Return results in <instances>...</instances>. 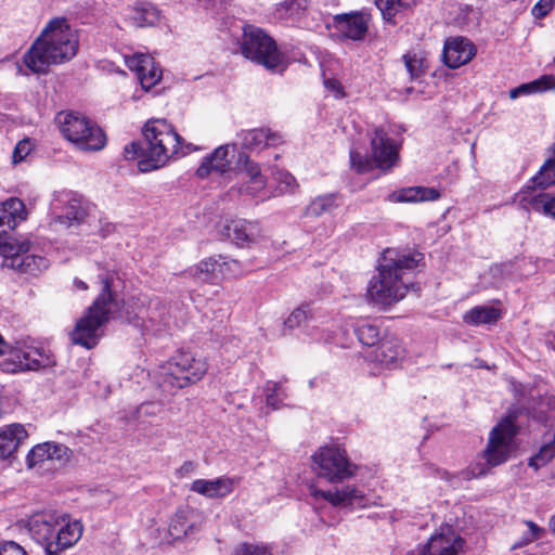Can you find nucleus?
Returning <instances> with one entry per match:
<instances>
[{
	"label": "nucleus",
	"mask_w": 555,
	"mask_h": 555,
	"mask_svg": "<svg viewBox=\"0 0 555 555\" xmlns=\"http://www.w3.org/2000/svg\"><path fill=\"white\" fill-rule=\"evenodd\" d=\"M188 152L191 151V144H186Z\"/></svg>",
	"instance_id": "obj_64"
},
{
	"label": "nucleus",
	"mask_w": 555,
	"mask_h": 555,
	"mask_svg": "<svg viewBox=\"0 0 555 555\" xmlns=\"http://www.w3.org/2000/svg\"><path fill=\"white\" fill-rule=\"evenodd\" d=\"M555 88V76L545 75L539 79L530 81L528 83H522L512 90H509V98L515 100L521 95L533 94L537 92H542L546 90H551Z\"/></svg>",
	"instance_id": "obj_32"
},
{
	"label": "nucleus",
	"mask_w": 555,
	"mask_h": 555,
	"mask_svg": "<svg viewBox=\"0 0 555 555\" xmlns=\"http://www.w3.org/2000/svg\"><path fill=\"white\" fill-rule=\"evenodd\" d=\"M33 144L29 139L21 140L14 147L12 159L14 164L23 162L26 156L30 153Z\"/></svg>",
	"instance_id": "obj_51"
},
{
	"label": "nucleus",
	"mask_w": 555,
	"mask_h": 555,
	"mask_svg": "<svg viewBox=\"0 0 555 555\" xmlns=\"http://www.w3.org/2000/svg\"><path fill=\"white\" fill-rule=\"evenodd\" d=\"M234 486V479L223 476L212 480L196 479L191 483L190 490L208 499H220L230 494Z\"/></svg>",
	"instance_id": "obj_23"
},
{
	"label": "nucleus",
	"mask_w": 555,
	"mask_h": 555,
	"mask_svg": "<svg viewBox=\"0 0 555 555\" xmlns=\"http://www.w3.org/2000/svg\"><path fill=\"white\" fill-rule=\"evenodd\" d=\"M550 527L555 534V515L550 520Z\"/></svg>",
	"instance_id": "obj_62"
},
{
	"label": "nucleus",
	"mask_w": 555,
	"mask_h": 555,
	"mask_svg": "<svg viewBox=\"0 0 555 555\" xmlns=\"http://www.w3.org/2000/svg\"><path fill=\"white\" fill-rule=\"evenodd\" d=\"M51 442H43L35 446L27 454L26 462L28 467H34L46 461H50Z\"/></svg>",
	"instance_id": "obj_40"
},
{
	"label": "nucleus",
	"mask_w": 555,
	"mask_h": 555,
	"mask_svg": "<svg viewBox=\"0 0 555 555\" xmlns=\"http://www.w3.org/2000/svg\"><path fill=\"white\" fill-rule=\"evenodd\" d=\"M5 120V115L0 113V124L3 122Z\"/></svg>",
	"instance_id": "obj_63"
},
{
	"label": "nucleus",
	"mask_w": 555,
	"mask_h": 555,
	"mask_svg": "<svg viewBox=\"0 0 555 555\" xmlns=\"http://www.w3.org/2000/svg\"><path fill=\"white\" fill-rule=\"evenodd\" d=\"M130 20L137 27H153L159 22L160 12L154 4L143 3L133 9Z\"/></svg>",
	"instance_id": "obj_33"
},
{
	"label": "nucleus",
	"mask_w": 555,
	"mask_h": 555,
	"mask_svg": "<svg viewBox=\"0 0 555 555\" xmlns=\"http://www.w3.org/2000/svg\"><path fill=\"white\" fill-rule=\"evenodd\" d=\"M423 260L424 255L418 251L386 249L378 264V274L367 287L371 300L376 305L390 306L403 299L410 288H415L410 274Z\"/></svg>",
	"instance_id": "obj_1"
},
{
	"label": "nucleus",
	"mask_w": 555,
	"mask_h": 555,
	"mask_svg": "<svg viewBox=\"0 0 555 555\" xmlns=\"http://www.w3.org/2000/svg\"><path fill=\"white\" fill-rule=\"evenodd\" d=\"M62 520L54 512L46 511L35 513L27 519L22 520L23 527L27 530L30 538L40 546L48 541V537L60 525Z\"/></svg>",
	"instance_id": "obj_18"
},
{
	"label": "nucleus",
	"mask_w": 555,
	"mask_h": 555,
	"mask_svg": "<svg viewBox=\"0 0 555 555\" xmlns=\"http://www.w3.org/2000/svg\"><path fill=\"white\" fill-rule=\"evenodd\" d=\"M138 78L141 82L142 88L149 90L153 88L162 78V69L155 65L154 59L152 57L151 65L146 66L145 70H142Z\"/></svg>",
	"instance_id": "obj_41"
},
{
	"label": "nucleus",
	"mask_w": 555,
	"mask_h": 555,
	"mask_svg": "<svg viewBox=\"0 0 555 555\" xmlns=\"http://www.w3.org/2000/svg\"><path fill=\"white\" fill-rule=\"evenodd\" d=\"M193 468H194V464L192 462H185L183 464V466L181 467V470H184L188 473V472L193 470Z\"/></svg>",
	"instance_id": "obj_61"
},
{
	"label": "nucleus",
	"mask_w": 555,
	"mask_h": 555,
	"mask_svg": "<svg viewBox=\"0 0 555 555\" xmlns=\"http://www.w3.org/2000/svg\"><path fill=\"white\" fill-rule=\"evenodd\" d=\"M144 141L141 142H131L130 144H127L124 149V157L127 160H133L137 158L142 159L144 157Z\"/></svg>",
	"instance_id": "obj_52"
},
{
	"label": "nucleus",
	"mask_w": 555,
	"mask_h": 555,
	"mask_svg": "<svg viewBox=\"0 0 555 555\" xmlns=\"http://www.w3.org/2000/svg\"><path fill=\"white\" fill-rule=\"evenodd\" d=\"M340 205L337 194H325L315 197L306 208L307 217H320L323 214H330Z\"/></svg>",
	"instance_id": "obj_34"
},
{
	"label": "nucleus",
	"mask_w": 555,
	"mask_h": 555,
	"mask_svg": "<svg viewBox=\"0 0 555 555\" xmlns=\"http://www.w3.org/2000/svg\"><path fill=\"white\" fill-rule=\"evenodd\" d=\"M234 555H273L272 548L263 543H241Z\"/></svg>",
	"instance_id": "obj_43"
},
{
	"label": "nucleus",
	"mask_w": 555,
	"mask_h": 555,
	"mask_svg": "<svg viewBox=\"0 0 555 555\" xmlns=\"http://www.w3.org/2000/svg\"><path fill=\"white\" fill-rule=\"evenodd\" d=\"M93 129H102L101 127H99L95 122H93L92 120L89 121V125H88V130H83V132L81 133L83 139L85 140H88L91 139V132L93 133Z\"/></svg>",
	"instance_id": "obj_58"
},
{
	"label": "nucleus",
	"mask_w": 555,
	"mask_h": 555,
	"mask_svg": "<svg viewBox=\"0 0 555 555\" xmlns=\"http://www.w3.org/2000/svg\"><path fill=\"white\" fill-rule=\"evenodd\" d=\"M70 450L62 444V443H54L51 442V450H50V461H64L67 460L69 456Z\"/></svg>",
	"instance_id": "obj_55"
},
{
	"label": "nucleus",
	"mask_w": 555,
	"mask_h": 555,
	"mask_svg": "<svg viewBox=\"0 0 555 555\" xmlns=\"http://www.w3.org/2000/svg\"><path fill=\"white\" fill-rule=\"evenodd\" d=\"M163 411V405L159 402H144L137 408L135 415L139 421L156 416Z\"/></svg>",
	"instance_id": "obj_49"
},
{
	"label": "nucleus",
	"mask_w": 555,
	"mask_h": 555,
	"mask_svg": "<svg viewBox=\"0 0 555 555\" xmlns=\"http://www.w3.org/2000/svg\"><path fill=\"white\" fill-rule=\"evenodd\" d=\"M404 348L399 339L395 337H386L374 351L375 360L382 365L389 366L403 358Z\"/></svg>",
	"instance_id": "obj_28"
},
{
	"label": "nucleus",
	"mask_w": 555,
	"mask_h": 555,
	"mask_svg": "<svg viewBox=\"0 0 555 555\" xmlns=\"http://www.w3.org/2000/svg\"><path fill=\"white\" fill-rule=\"evenodd\" d=\"M309 493L315 500L327 501L335 507L354 509L366 508L372 505L371 500L360 489L350 485L327 491L318 489L315 485H310Z\"/></svg>",
	"instance_id": "obj_12"
},
{
	"label": "nucleus",
	"mask_w": 555,
	"mask_h": 555,
	"mask_svg": "<svg viewBox=\"0 0 555 555\" xmlns=\"http://www.w3.org/2000/svg\"><path fill=\"white\" fill-rule=\"evenodd\" d=\"M244 159V175L246 179L248 180H258V178H264V176L261 175L260 167L257 163L249 159L246 155L240 156V162Z\"/></svg>",
	"instance_id": "obj_50"
},
{
	"label": "nucleus",
	"mask_w": 555,
	"mask_h": 555,
	"mask_svg": "<svg viewBox=\"0 0 555 555\" xmlns=\"http://www.w3.org/2000/svg\"><path fill=\"white\" fill-rule=\"evenodd\" d=\"M74 285L77 289H80V291H87L88 289V285L86 282H83L82 280H79V279H75L74 280Z\"/></svg>",
	"instance_id": "obj_60"
},
{
	"label": "nucleus",
	"mask_w": 555,
	"mask_h": 555,
	"mask_svg": "<svg viewBox=\"0 0 555 555\" xmlns=\"http://www.w3.org/2000/svg\"><path fill=\"white\" fill-rule=\"evenodd\" d=\"M274 179L278 183L276 193L274 195L293 193L298 188L295 177L288 171H276Z\"/></svg>",
	"instance_id": "obj_42"
},
{
	"label": "nucleus",
	"mask_w": 555,
	"mask_h": 555,
	"mask_svg": "<svg viewBox=\"0 0 555 555\" xmlns=\"http://www.w3.org/2000/svg\"><path fill=\"white\" fill-rule=\"evenodd\" d=\"M354 333L359 341L364 346L373 347L382 340L379 327L367 321L358 324Z\"/></svg>",
	"instance_id": "obj_37"
},
{
	"label": "nucleus",
	"mask_w": 555,
	"mask_h": 555,
	"mask_svg": "<svg viewBox=\"0 0 555 555\" xmlns=\"http://www.w3.org/2000/svg\"><path fill=\"white\" fill-rule=\"evenodd\" d=\"M27 219L24 202L10 197L0 205V245L4 244L8 234Z\"/></svg>",
	"instance_id": "obj_19"
},
{
	"label": "nucleus",
	"mask_w": 555,
	"mask_h": 555,
	"mask_svg": "<svg viewBox=\"0 0 555 555\" xmlns=\"http://www.w3.org/2000/svg\"><path fill=\"white\" fill-rule=\"evenodd\" d=\"M555 0H539L532 8L531 14L534 18L545 17L553 9Z\"/></svg>",
	"instance_id": "obj_53"
},
{
	"label": "nucleus",
	"mask_w": 555,
	"mask_h": 555,
	"mask_svg": "<svg viewBox=\"0 0 555 555\" xmlns=\"http://www.w3.org/2000/svg\"><path fill=\"white\" fill-rule=\"evenodd\" d=\"M78 37L64 18L51 21L25 53L24 64L35 74H46L51 65L70 61L78 51Z\"/></svg>",
	"instance_id": "obj_3"
},
{
	"label": "nucleus",
	"mask_w": 555,
	"mask_h": 555,
	"mask_svg": "<svg viewBox=\"0 0 555 555\" xmlns=\"http://www.w3.org/2000/svg\"><path fill=\"white\" fill-rule=\"evenodd\" d=\"M241 145L249 151L261 150L264 146H274L282 142L281 135L269 128L243 130L238 133Z\"/></svg>",
	"instance_id": "obj_24"
},
{
	"label": "nucleus",
	"mask_w": 555,
	"mask_h": 555,
	"mask_svg": "<svg viewBox=\"0 0 555 555\" xmlns=\"http://www.w3.org/2000/svg\"><path fill=\"white\" fill-rule=\"evenodd\" d=\"M51 211L54 222L67 228L80 223L86 215L80 198L72 192L57 194L51 203Z\"/></svg>",
	"instance_id": "obj_13"
},
{
	"label": "nucleus",
	"mask_w": 555,
	"mask_h": 555,
	"mask_svg": "<svg viewBox=\"0 0 555 555\" xmlns=\"http://www.w3.org/2000/svg\"><path fill=\"white\" fill-rule=\"evenodd\" d=\"M352 464L344 449L338 446L320 447L312 455V469L318 478L331 483L341 482L354 475Z\"/></svg>",
	"instance_id": "obj_8"
},
{
	"label": "nucleus",
	"mask_w": 555,
	"mask_h": 555,
	"mask_svg": "<svg viewBox=\"0 0 555 555\" xmlns=\"http://www.w3.org/2000/svg\"><path fill=\"white\" fill-rule=\"evenodd\" d=\"M477 53V48L466 37L455 36L446 39L442 51L443 63L456 69L469 63Z\"/></svg>",
	"instance_id": "obj_17"
},
{
	"label": "nucleus",
	"mask_w": 555,
	"mask_h": 555,
	"mask_svg": "<svg viewBox=\"0 0 555 555\" xmlns=\"http://www.w3.org/2000/svg\"><path fill=\"white\" fill-rule=\"evenodd\" d=\"M5 356L8 357L0 363V370L10 374L38 371L51 364L49 354L42 348L35 347L24 339L9 343Z\"/></svg>",
	"instance_id": "obj_9"
},
{
	"label": "nucleus",
	"mask_w": 555,
	"mask_h": 555,
	"mask_svg": "<svg viewBox=\"0 0 555 555\" xmlns=\"http://www.w3.org/2000/svg\"><path fill=\"white\" fill-rule=\"evenodd\" d=\"M369 135L371 140V156L375 165L380 169L391 168L399 155V146L395 140L382 127L374 128Z\"/></svg>",
	"instance_id": "obj_14"
},
{
	"label": "nucleus",
	"mask_w": 555,
	"mask_h": 555,
	"mask_svg": "<svg viewBox=\"0 0 555 555\" xmlns=\"http://www.w3.org/2000/svg\"><path fill=\"white\" fill-rule=\"evenodd\" d=\"M101 293L86 313L77 321L72 333V341L87 349L95 347L103 335V327L111 315L119 310L118 288L120 279L116 272L106 271L99 274Z\"/></svg>",
	"instance_id": "obj_2"
},
{
	"label": "nucleus",
	"mask_w": 555,
	"mask_h": 555,
	"mask_svg": "<svg viewBox=\"0 0 555 555\" xmlns=\"http://www.w3.org/2000/svg\"><path fill=\"white\" fill-rule=\"evenodd\" d=\"M267 179L258 178V180H247L240 185H233L229 190V195L231 197L237 196H248L257 202H264L270 199L273 196V193L267 190Z\"/></svg>",
	"instance_id": "obj_27"
},
{
	"label": "nucleus",
	"mask_w": 555,
	"mask_h": 555,
	"mask_svg": "<svg viewBox=\"0 0 555 555\" xmlns=\"http://www.w3.org/2000/svg\"><path fill=\"white\" fill-rule=\"evenodd\" d=\"M525 524L528 527V531L525 532L521 537V540L517 542L513 548L521 547L524 545H527L538 539L541 538L542 533L544 532V529L539 527L534 521L532 520H526Z\"/></svg>",
	"instance_id": "obj_46"
},
{
	"label": "nucleus",
	"mask_w": 555,
	"mask_h": 555,
	"mask_svg": "<svg viewBox=\"0 0 555 555\" xmlns=\"http://www.w3.org/2000/svg\"><path fill=\"white\" fill-rule=\"evenodd\" d=\"M235 151V144L220 145L212 153L205 156L196 170L201 179L207 178L210 173H224L231 165L230 153Z\"/></svg>",
	"instance_id": "obj_20"
},
{
	"label": "nucleus",
	"mask_w": 555,
	"mask_h": 555,
	"mask_svg": "<svg viewBox=\"0 0 555 555\" xmlns=\"http://www.w3.org/2000/svg\"><path fill=\"white\" fill-rule=\"evenodd\" d=\"M307 9V0H285L276 8L279 18H294Z\"/></svg>",
	"instance_id": "obj_38"
},
{
	"label": "nucleus",
	"mask_w": 555,
	"mask_h": 555,
	"mask_svg": "<svg viewBox=\"0 0 555 555\" xmlns=\"http://www.w3.org/2000/svg\"><path fill=\"white\" fill-rule=\"evenodd\" d=\"M144 157L139 160L141 172H150L164 167L179 154L183 139L165 119L149 120L143 128Z\"/></svg>",
	"instance_id": "obj_4"
},
{
	"label": "nucleus",
	"mask_w": 555,
	"mask_h": 555,
	"mask_svg": "<svg viewBox=\"0 0 555 555\" xmlns=\"http://www.w3.org/2000/svg\"><path fill=\"white\" fill-rule=\"evenodd\" d=\"M127 66L130 70H133L137 73V76L142 72L146 69L147 65H151L152 63V56L149 54H134L133 56L129 57L127 61Z\"/></svg>",
	"instance_id": "obj_48"
},
{
	"label": "nucleus",
	"mask_w": 555,
	"mask_h": 555,
	"mask_svg": "<svg viewBox=\"0 0 555 555\" xmlns=\"http://www.w3.org/2000/svg\"><path fill=\"white\" fill-rule=\"evenodd\" d=\"M0 555H27V552L14 541H1Z\"/></svg>",
	"instance_id": "obj_54"
},
{
	"label": "nucleus",
	"mask_w": 555,
	"mask_h": 555,
	"mask_svg": "<svg viewBox=\"0 0 555 555\" xmlns=\"http://www.w3.org/2000/svg\"><path fill=\"white\" fill-rule=\"evenodd\" d=\"M334 21L336 29L344 37L362 40L369 29L370 16L362 13L338 14Z\"/></svg>",
	"instance_id": "obj_22"
},
{
	"label": "nucleus",
	"mask_w": 555,
	"mask_h": 555,
	"mask_svg": "<svg viewBox=\"0 0 555 555\" xmlns=\"http://www.w3.org/2000/svg\"><path fill=\"white\" fill-rule=\"evenodd\" d=\"M528 208L555 219V197L551 198L546 194L540 193L529 199Z\"/></svg>",
	"instance_id": "obj_39"
},
{
	"label": "nucleus",
	"mask_w": 555,
	"mask_h": 555,
	"mask_svg": "<svg viewBox=\"0 0 555 555\" xmlns=\"http://www.w3.org/2000/svg\"><path fill=\"white\" fill-rule=\"evenodd\" d=\"M516 435L514 423L511 418L500 422L490 433L489 442L482 453L486 462H475L467 469L468 478H479L487 475L490 467L498 466L507 461L511 443Z\"/></svg>",
	"instance_id": "obj_7"
},
{
	"label": "nucleus",
	"mask_w": 555,
	"mask_h": 555,
	"mask_svg": "<svg viewBox=\"0 0 555 555\" xmlns=\"http://www.w3.org/2000/svg\"><path fill=\"white\" fill-rule=\"evenodd\" d=\"M440 197V192L435 188L412 186L405 188L390 195V201L395 203H413L436 201Z\"/></svg>",
	"instance_id": "obj_29"
},
{
	"label": "nucleus",
	"mask_w": 555,
	"mask_h": 555,
	"mask_svg": "<svg viewBox=\"0 0 555 555\" xmlns=\"http://www.w3.org/2000/svg\"><path fill=\"white\" fill-rule=\"evenodd\" d=\"M331 318L320 308L310 304L301 305L296 308L283 323L284 332L286 330L301 328L310 336H317L319 331H328L327 325Z\"/></svg>",
	"instance_id": "obj_11"
},
{
	"label": "nucleus",
	"mask_w": 555,
	"mask_h": 555,
	"mask_svg": "<svg viewBox=\"0 0 555 555\" xmlns=\"http://www.w3.org/2000/svg\"><path fill=\"white\" fill-rule=\"evenodd\" d=\"M350 162L351 166L357 169L359 172H364L370 168V163L367 159H364L363 156L354 151L350 152Z\"/></svg>",
	"instance_id": "obj_57"
},
{
	"label": "nucleus",
	"mask_w": 555,
	"mask_h": 555,
	"mask_svg": "<svg viewBox=\"0 0 555 555\" xmlns=\"http://www.w3.org/2000/svg\"><path fill=\"white\" fill-rule=\"evenodd\" d=\"M463 544L464 540L447 525L429 538L417 555H457Z\"/></svg>",
	"instance_id": "obj_16"
},
{
	"label": "nucleus",
	"mask_w": 555,
	"mask_h": 555,
	"mask_svg": "<svg viewBox=\"0 0 555 555\" xmlns=\"http://www.w3.org/2000/svg\"><path fill=\"white\" fill-rule=\"evenodd\" d=\"M27 431L21 424H11L0 430V460L11 457L21 442L27 438Z\"/></svg>",
	"instance_id": "obj_26"
},
{
	"label": "nucleus",
	"mask_w": 555,
	"mask_h": 555,
	"mask_svg": "<svg viewBox=\"0 0 555 555\" xmlns=\"http://www.w3.org/2000/svg\"><path fill=\"white\" fill-rule=\"evenodd\" d=\"M81 534L82 525L79 521L64 522V519H62L42 546L46 555H61L76 544Z\"/></svg>",
	"instance_id": "obj_15"
},
{
	"label": "nucleus",
	"mask_w": 555,
	"mask_h": 555,
	"mask_svg": "<svg viewBox=\"0 0 555 555\" xmlns=\"http://www.w3.org/2000/svg\"><path fill=\"white\" fill-rule=\"evenodd\" d=\"M403 62L412 79H416L423 75V60L417 57L416 54H404Z\"/></svg>",
	"instance_id": "obj_47"
},
{
	"label": "nucleus",
	"mask_w": 555,
	"mask_h": 555,
	"mask_svg": "<svg viewBox=\"0 0 555 555\" xmlns=\"http://www.w3.org/2000/svg\"><path fill=\"white\" fill-rule=\"evenodd\" d=\"M60 130L65 139L81 151L96 152L106 145V135L102 129H93L91 139L85 140L83 130H88L90 119L78 113H60L57 116Z\"/></svg>",
	"instance_id": "obj_10"
},
{
	"label": "nucleus",
	"mask_w": 555,
	"mask_h": 555,
	"mask_svg": "<svg viewBox=\"0 0 555 555\" xmlns=\"http://www.w3.org/2000/svg\"><path fill=\"white\" fill-rule=\"evenodd\" d=\"M5 264L21 272L35 274L37 271L47 267V259L33 254L15 253L7 256Z\"/></svg>",
	"instance_id": "obj_30"
},
{
	"label": "nucleus",
	"mask_w": 555,
	"mask_h": 555,
	"mask_svg": "<svg viewBox=\"0 0 555 555\" xmlns=\"http://www.w3.org/2000/svg\"><path fill=\"white\" fill-rule=\"evenodd\" d=\"M9 348V343L4 340L2 335H0V356H5Z\"/></svg>",
	"instance_id": "obj_59"
},
{
	"label": "nucleus",
	"mask_w": 555,
	"mask_h": 555,
	"mask_svg": "<svg viewBox=\"0 0 555 555\" xmlns=\"http://www.w3.org/2000/svg\"><path fill=\"white\" fill-rule=\"evenodd\" d=\"M241 50L246 59L270 72L282 73L286 68L285 55L278 49L274 39L258 27H244Z\"/></svg>",
	"instance_id": "obj_6"
},
{
	"label": "nucleus",
	"mask_w": 555,
	"mask_h": 555,
	"mask_svg": "<svg viewBox=\"0 0 555 555\" xmlns=\"http://www.w3.org/2000/svg\"><path fill=\"white\" fill-rule=\"evenodd\" d=\"M501 317L496 308L477 306L464 314V322L472 325L495 323Z\"/></svg>",
	"instance_id": "obj_35"
},
{
	"label": "nucleus",
	"mask_w": 555,
	"mask_h": 555,
	"mask_svg": "<svg viewBox=\"0 0 555 555\" xmlns=\"http://www.w3.org/2000/svg\"><path fill=\"white\" fill-rule=\"evenodd\" d=\"M194 512L190 508L178 509L169 522V534L173 540H180L194 529L191 521Z\"/></svg>",
	"instance_id": "obj_31"
},
{
	"label": "nucleus",
	"mask_w": 555,
	"mask_h": 555,
	"mask_svg": "<svg viewBox=\"0 0 555 555\" xmlns=\"http://www.w3.org/2000/svg\"><path fill=\"white\" fill-rule=\"evenodd\" d=\"M324 87L327 91L332 92L336 99H341L346 95L343 85L335 78H326L324 80Z\"/></svg>",
	"instance_id": "obj_56"
},
{
	"label": "nucleus",
	"mask_w": 555,
	"mask_h": 555,
	"mask_svg": "<svg viewBox=\"0 0 555 555\" xmlns=\"http://www.w3.org/2000/svg\"><path fill=\"white\" fill-rule=\"evenodd\" d=\"M144 313L145 315L139 318L144 332L159 335L169 327L168 308L159 300H151Z\"/></svg>",
	"instance_id": "obj_21"
},
{
	"label": "nucleus",
	"mask_w": 555,
	"mask_h": 555,
	"mask_svg": "<svg viewBox=\"0 0 555 555\" xmlns=\"http://www.w3.org/2000/svg\"><path fill=\"white\" fill-rule=\"evenodd\" d=\"M266 402L267 405L272 406L274 410L281 406L282 399L285 398L279 383L268 382L266 384Z\"/></svg>",
	"instance_id": "obj_44"
},
{
	"label": "nucleus",
	"mask_w": 555,
	"mask_h": 555,
	"mask_svg": "<svg viewBox=\"0 0 555 555\" xmlns=\"http://www.w3.org/2000/svg\"><path fill=\"white\" fill-rule=\"evenodd\" d=\"M227 231L228 235L240 246L253 244L261 235L259 222L245 219L232 221L227 225Z\"/></svg>",
	"instance_id": "obj_25"
},
{
	"label": "nucleus",
	"mask_w": 555,
	"mask_h": 555,
	"mask_svg": "<svg viewBox=\"0 0 555 555\" xmlns=\"http://www.w3.org/2000/svg\"><path fill=\"white\" fill-rule=\"evenodd\" d=\"M375 4L386 21H390L403 8L401 0H375Z\"/></svg>",
	"instance_id": "obj_45"
},
{
	"label": "nucleus",
	"mask_w": 555,
	"mask_h": 555,
	"mask_svg": "<svg viewBox=\"0 0 555 555\" xmlns=\"http://www.w3.org/2000/svg\"><path fill=\"white\" fill-rule=\"evenodd\" d=\"M208 369L204 358L191 351H179L154 372V380L163 393L171 396L179 389L201 380Z\"/></svg>",
	"instance_id": "obj_5"
},
{
	"label": "nucleus",
	"mask_w": 555,
	"mask_h": 555,
	"mask_svg": "<svg viewBox=\"0 0 555 555\" xmlns=\"http://www.w3.org/2000/svg\"><path fill=\"white\" fill-rule=\"evenodd\" d=\"M221 256H211L207 259L202 260L194 269V276L201 281H209L217 271H221L222 266L225 264L221 261Z\"/></svg>",
	"instance_id": "obj_36"
}]
</instances>
